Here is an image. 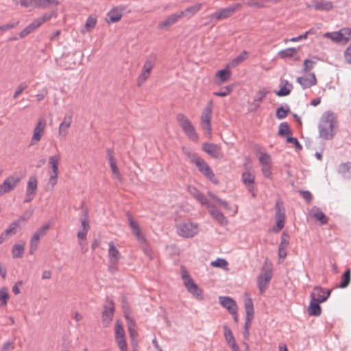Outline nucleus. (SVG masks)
<instances>
[{
    "mask_svg": "<svg viewBox=\"0 0 351 351\" xmlns=\"http://www.w3.org/2000/svg\"><path fill=\"white\" fill-rule=\"evenodd\" d=\"M220 304L226 308L230 314H235L238 311V306L235 300L228 296H220L219 298Z\"/></svg>",
    "mask_w": 351,
    "mask_h": 351,
    "instance_id": "obj_20",
    "label": "nucleus"
},
{
    "mask_svg": "<svg viewBox=\"0 0 351 351\" xmlns=\"http://www.w3.org/2000/svg\"><path fill=\"white\" fill-rule=\"evenodd\" d=\"M123 8L121 6L113 7L107 13L106 21L108 23H114L119 21L123 16Z\"/></svg>",
    "mask_w": 351,
    "mask_h": 351,
    "instance_id": "obj_19",
    "label": "nucleus"
},
{
    "mask_svg": "<svg viewBox=\"0 0 351 351\" xmlns=\"http://www.w3.org/2000/svg\"><path fill=\"white\" fill-rule=\"evenodd\" d=\"M108 160H109V165H110L114 178L117 180H121V174L120 171L117 165V162H116L114 158L112 155H110L109 156Z\"/></svg>",
    "mask_w": 351,
    "mask_h": 351,
    "instance_id": "obj_39",
    "label": "nucleus"
},
{
    "mask_svg": "<svg viewBox=\"0 0 351 351\" xmlns=\"http://www.w3.org/2000/svg\"><path fill=\"white\" fill-rule=\"evenodd\" d=\"M81 224L83 230L88 231L90 229L89 220L86 213L81 219Z\"/></svg>",
    "mask_w": 351,
    "mask_h": 351,
    "instance_id": "obj_61",
    "label": "nucleus"
},
{
    "mask_svg": "<svg viewBox=\"0 0 351 351\" xmlns=\"http://www.w3.org/2000/svg\"><path fill=\"white\" fill-rule=\"evenodd\" d=\"M25 243L21 242L13 245L12 249V255L14 258H21L24 254Z\"/></svg>",
    "mask_w": 351,
    "mask_h": 351,
    "instance_id": "obj_35",
    "label": "nucleus"
},
{
    "mask_svg": "<svg viewBox=\"0 0 351 351\" xmlns=\"http://www.w3.org/2000/svg\"><path fill=\"white\" fill-rule=\"evenodd\" d=\"M245 313H246L245 330L247 332L248 327L250 325V324L253 319V317H254V307H250V308H245Z\"/></svg>",
    "mask_w": 351,
    "mask_h": 351,
    "instance_id": "obj_51",
    "label": "nucleus"
},
{
    "mask_svg": "<svg viewBox=\"0 0 351 351\" xmlns=\"http://www.w3.org/2000/svg\"><path fill=\"white\" fill-rule=\"evenodd\" d=\"M271 167L272 165L261 167L262 173L266 178L271 179L272 178Z\"/></svg>",
    "mask_w": 351,
    "mask_h": 351,
    "instance_id": "obj_59",
    "label": "nucleus"
},
{
    "mask_svg": "<svg viewBox=\"0 0 351 351\" xmlns=\"http://www.w3.org/2000/svg\"><path fill=\"white\" fill-rule=\"evenodd\" d=\"M176 120L179 125L182 128L184 134L188 136L189 139L193 141H198V135L196 133L194 126L184 114H178L176 117Z\"/></svg>",
    "mask_w": 351,
    "mask_h": 351,
    "instance_id": "obj_7",
    "label": "nucleus"
},
{
    "mask_svg": "<svg viewBox=\"0 0 351 351\" xmlns=\"http://www.w3.org/2000/svg\"><path fill=\"white\" fill-rule=\"evenodd\" d=\"M13 349V343L10 341H7L2 345L1 348V351H12Z\"/></svg>",
    "mask_w": 351,
    "mask_h": 351,
    "instance_id": "obj_64",
    "label": "nucleus"
},
{
    "mask_svg": "<svg viewBox=\"0 0 351 351\" xmlns=\"http://www.w3.org/2000/svg\"><path fill=\"white\" fill-rule=\"evenodd\" d=\"M271 278V269L267 267H263L261 274L257 277V285L261 293H263L266 291Z\"/></svg>",
    "mask_w": 351,
    "mask_h": 351,
    "instance_id": "obj_11",
    "label": "nucleus"
},
{
    "mask_svg": "<svg viewBox=\"0 0 351 351\" xmlns=\"http://www.w3.org/2000/svg\"><path fill=\"white\" fill-rule=\"evenodd\" d=\"M193 163L196 165L200 172H202L203 169L208 165V163L200 157L193 158Z\"/></svg>",
    "mask_w": 351,
    "mask_h": 351,
    "instance_id": "obj_56",
    "label": "nucleus"
},
{
    "mask_svg": "<svg viewBox=\"0 0 351 351\" xmlns=\"http://www.w3.org/2000/svg\"><path fill=\"white\" fill-rule=\"evenodd\" d=\"M38 180L36 176H29L26 185L24 203L30 202L37 193Z\"/></svg>",
    "mask_w": 351,
    "mask_h": 351,
    "instance_id": "obj_12",
    "label": "nucleus"
},
{
    "mask_svg": "<svg viewBox=\"0 0 351 351\" xmlns=\"http://www.w3.org/2000/svg\"><path fill=\"white\" fill-rule=\"evenodd\" d=\"M311 34V30L306 32L304 34L296 37H293L290 39H285L284 43L287 44L289 42L295 43L307 38L308 36Z\"/></svg>",
    "mask_w": 351,
    "mask_h": 351,
    "instance_id": "obj_55",
    "label": "nucleus"
},
{
    "mask_svg": "<svg viewBox=\"0 0 351 351\" xmlns=\"http://www.w3.org/2000/svg\"><path fill=\"white\" fill-rule=\"evenodd\" d=\"M311 7L315 10L329 11L333 8V4L329 1H314L312 2Z\"/></svg>",
    "mask_w": 351,
    "mask_h": 351,
    "instance_id": "obj_28",
    "label": "nucleus"
},
{
    "mask_svg": "<svg viewBox=\"0 0 351 351\" xmlns=\"http://www.w3.org/2000/svg\"><path fill=\"white\" fill-rule=\"evenodd\" d=\"M350 269H348L342 276V280L341 284L339 285V287L346 288L348 286L350 282Z\"/></svg>",
    "mask_w": 351,
    "mask_h": 351,
    "instance_id": "obj_53",
    "label": "nucleus"
},
{
    "mask_svg": "<svg viewBox=\"0 0 351 351\" xmlns=\"http://www.w3.org/2000/svg\"><path fill=\"white\" fill-rule=\"evenodd\" d=\"M257 158L261 167L272 165L271 156L265 151L258 152Z\"/></svg>",
    "mask_w": 351,
    "mask_h": 351,
    "instance_id": "obj_40",
    "label": "nucleus"
},
{
    "mask_svg": "<svg viewBox=\"0 0 351 351\" xmlns=\"http://www.w3.org/2000/svg\"><path fill=\"white\" fill-rule=\"evenodd\" d=\"M279 0H248L246 5L256 8H262L269 3H277Z\"/></svg>",
    "mask_w": 351,
    "mask_h": 351,
    "instance_id": "obj_41",
    "label": "nucleus"
},
{
    "mask_svg": "<svg viewBox=\"0 0 351 351\" xmlns=\"http://www.w3.org/2000/svg\"><path fill=\"white\" fill-rule=\"evenodd\" d=\"M276 215L275 219L276 221V228H274L275 232H279L285 226V214L284 208L281 202H278L276 204Z\"/></svg>",
    "mask_w": 351,
    "mask_h": 351,
    "instance_id": "obj_17",
    "label": "nucleus"
},
{
    "mask_svg": "<svg viewBox=\"0 0 351 351\" xmlns=\"http://www.w3.org/2000/svg\"><path fill=\"white\" fill-rule=\"evenodd\" d=\"M289 133V128L287 123H282L279 126L278 134L282 136L287 135Z\"/></svg>",
    "mask_w": 351,
    "mask_h": 351,
    "instance_id": "obj_62",
    "label": "nucleus"
},
{
    "mask_svg": "<svg viewBox=\"0 0 351 351\" xmlns=\"http://www.w3.org/2000/svg\"><path fill=\"white\" fill-rule=\"evenodd\" d=\"M242 5L241 3H236L231 6L220 9L212 13L208 17L210 19L216 21H222L228 19L232 16L236 12L241 10Z\"/></svg>",
    "mask_w": 351,
    "mask_h": 351,
    "instance_id": "obj_9",
    "label": "nucleus"
},
{
    "mask_svg": "<svg viewBox=\"0 0 351 351\" xmlns=\"http://www.w3.org/2000/svg\"><path fill=\"white\" fill-rule=\"evenodd\" d=\"M108 256L110 262L113 265H116L120 259V252L112 241L108 243Z\"/></svg>",
    "mask_w": 351,
    "mask_h": 351,
    "instance_id": "obj_26",
    "label": "nucleus"
},
{
    "mask_svg": "<svg viewBox=\"0 0 351 351\" xmlns=\"http://www.w3.org/2000/svg\"><path fill=\"white\" fill-rule=\"evenodd\" d=\"M184 16V12L179 11L170 16H169L162 23V25L165 27L170 26L176 23L179 19H182Z\"/></svg>",
    "mask_w": 351,
    "mask_h": 351,
    "instance_id": "obj_34",
    "label": "nucleus"
},
{
    "mask_svg": "<svg viewBox=\"0 0 351 351\" xmlns=\"http://www.w3.org/2000/svg\"><path fill=\"white\" fill-rule=\"evenodd\" d=\"M114 315V306L112 304L106 306L102 314V323L104 326L107 327L111 322Z\"/></svg>",
    "mask_w": 351,
    "mask_h": 351,
    "instance_id": "obj_27",
    "label": "nucleus"
},
{
    "mask_svg": "<svg viewBox=\"0 0 351 351\" xmlns=\"http://www.w3.org/2000/svg\"><path fill=\"white\" fill-rule=\"evenodd\" d=\"M199 230L198 224L191 221H184L176 224L177 234L183 238L195 237Z\"/></svg>",
    "mask_w": 351,
    "mask_h": 351,
    "instance_id": "obj_5",
    "label": "nucleus"
},
{
    "mask_svg": "<svg viewBox=\"0 0 351 351\" xmlns=\"http://www.w3.org/2000/svg\"><path fill=\"white\" fill-rule=\"evenodd\" d=\"M43 23L41 22L40 18H37L33 21L32 23H30L27 27H26L21 33L20 37L23 38L34 31L36 29L38 28L41 26Z\"/></svg>",
    "mask_w": 351,
    "mask_h": 351,
    "instance_id": "obj_31",
    "label": "nucleus"
},
{
    "mask_svg": "<svg viewBox=\"0 0 351 351\" xmlns=\"http://www.w3.org/2000/svg\"><path fill=\"white\" fill-rule=\"evenodd\" d=\"M337 126V120L333 113L324 112L319 121V134L324 139H330L335 135L334 130Z\"/></svg>",
    "mask_w": 351,
    "mask_h": 351,
    "instance_id": "obj_1",
    "label": "nucleus"
},
{
    "mask_svg": "<svg viewBox=\"0 0 351 351\" xmlns=\"http://www.w3.org/2000/svg\"><path fill=\"white\" fill-rule=\"evenodd\" d=\"M213 112V101H210L204 109L201 115V126L204 134L210 138L212 135L211 118Z\"/></svg>",
    "mask_w": 351,
    "mask_h": 351,
    "instance_id": "obj_6",
    "label": "nucleus"
},
{
    "mask_svg": "<svg viewBox=\"0 0 351 351\" xmlns=\"http://www.w3.org/2000/svg\"><path fill=\"white\" fill-rule=\"evenodd\" d=\"M297 82L299 83L303 88H310L317 84V79L314 73H311L305 77H297Z\"/></svg>",
    "mask_w": 351,
    "mask_h": 351,
    "instance_id": "obj_24",
    "label": "nucleus"
},
{
    "mask_svg": "<svg viewBox=\"0 0 351 351\" xmlns=\"http://www.w3.org/2000/svg\"><path fill=\"white\" fill-rule=\"evenodd\" d=\"M343 57H344L345 61L348 64H351V43L346 49V50L343 53Z\"/></svg>",
    "mask_w": 351,
    "mask_h": 351,
    "instance_id": "obj_63",
    "label": "nucleus"
},
{
    "mask_svg": "<svg viewBox=\"0 0 351 351\" xmlns=\"http://www.w3.org/2000/svg\"><path fill=\"white\" fill-rule=\"evenodd\" d=\"M324 36L333 42L346 45L351 39V29L345 27L337 32H326L324 34Z\"/></svg>",
    "mask_w": 351,
    "mask_h": 351,
    "instance_id": "obj_8",
    "label": "nucleus"
},
{
    "mask_svg": "<svg viewBox=\"0 0 351 351\" xmlns=\"http://www.w3.org/2000/svg\"><path fill=\"white\" fill-rule=\"evenodd\" d=\"M203 7V3H196L194 5L189 6L186 8L184 12V15L186 14H189V16H194L199 11L202 10Z\"/></svg>",
    "mask_w": 351,
    "mask_h": 351,
    "instance_id": "obj_46",
    "label": "nucleus"
},
{
    "mask_svg": "<svg viewBox=\"0 0 351 351\" xmlns=\"http://www.w3.org/2000/svg\"><path fill=\"white\" fill-rule=\"evenodd\" d=\"M156 62V56L154 54L149 55L145 60L141 73L136 80L138 87L141 86L150 77L152 71Z\"/></svg>",
    "mask_w": 351,
    "mask_h": 351,
    "instance_id": "obj_3",
    "label": "nucleus"
},
{
    "mask_svg": "<svg viewBox=\"0 0 351 351\" xmlns=\"http://www.w3.org/2000/svg\"><path fill=\"white\" fill-rule=\"evenodd\" d=\"M115 340L121 351H128V344L125 337L116 338Z\"/></svg>",
    "mask_w": 351,
    "mask_h": 351,
    "instance_id": "obj_58",
    "label": "nucleus"
},
{
    "mask_svg": "<svg viewBox=\"0 0 351 351\" xmlns=\"http://www.w3.org/2000/svg\"><path fill=\"white\" fill-rule=\"evenodd\" d=\"M331 290L315 287L311 293V299L318 302H325L330 295Z\"/></svg>",
    "mask_w": 351,
    "mask_h": 351,
    "instance_id": "obj_16",
    "label": "nucleus"
},
{
    "mask_svg": "<svg viewBox=\"0 0 351 351\" xmlns=\"http://www.w3.org/2000/svg\"><path fill=\"white\" fill-rule=\"evenodd\" d=\"M248 58V52L245 50L243 51L239 55L234 58L228 64L230 67H234L243 62Z\"/></svg>",
    "mask_w": 351,
    "mask_h": 351,
    "instance_id": "obj_44",
    "label": "nucleus"
},
{
    "mask_svg": "<svg viewBox=\"0 0 351 351\" xmlns=\"http://www.w3.org/2000/svg\"><path fill=\"white\" fill-rule=\"evenodd\" d=\"M201 173L208 179L211 180L213 183H218V180L215 178V173H213V170L210 169L209 165L205 167Z\"/></svg>",
    "mask_w": 351,
    "mask_h": 351,
    "instance_id": "obj_48",
    "label": "nucleus"
},
{
    "mask_svg": "<svg viewBox=\"0 0 351 351\" xmlns=\"http://www.w3.org/2000/svg\"><path fill=\"white\" fill-rule=\"evenodd\" d=\"M188 191L191 195H193L202 204H203V205L208 204L207 199L195 186H189Z\"/></svg>",
    "mask_w": 351,
    "mask_h": 351,
    "instance_id": "obj_33",
    "label": "nucleus"
},
{
    "mask_svg": "<svg viewBox=\"0 0 351 351\" xmlns=\"http://www.w3.org/2000/svg\"><path fill=\"white\" fill-rule=\"evenodd\" d=\"M114 330H115V339L125 337L124 329L122 326L121 323L119 321H117L116 324H115Z\"/></svg>",
    "mask_w": 351,
    "mask_h": 351,
    "instance_id": "obj_54",
    "label": "nucleus"
},
{
    "mask_svg": "<svg viewBox=\"0 0 351 351\" xmlns=\"http://www.w3.org/2000/svg\"><path fill=\"white\" fill-rule=\"evenodd\" d=\"M31 215H32V213H29L26 218H25L24 217H21L16 221L12 223L9 226V227L4 231L5 232V234H7L9 237L10 235L15 234L16 233V230L19 227V222H21L22 221L27 220L28 219L30 218Z\"/></svg>",
    "mask_w": 351,
    "mask_h": 351,
    "instance_id": "obj_36",
    "label": "nucleus"
},
{
    "mask_svg": "<svg viewBox=\"0 0 351 351\" xmlns=\"http://www.w3.org/2000/svg\"><path fill=\"white\" fill-rule=\"evenodd\" d=\"M233 90V86L228 85L224 86L221 90L213 92V95L217 97H226L229 95Z\"/></svg>",
    "mask_w": 351,
    "mask_h": 351,
    "instance_id": "obj_50",
    "label": "nucleus"
},
{
    "mask_svg": "<svg viewBox=\"0 0 351 351\" xmlns=\"http://www.w3.org/2000/svg\"><path fill=\"white\" fill-rule=\"evenodd\" d=\"M182 278L184 280V284L187 290L197 298H201L202 290L195 283L193 280L190 277L187 271L182 269Z\"/></svg>",
    "mask_w": 351,
    "mask_h": 351,
    "instance_id": "obj_10",
    "label": "nucleus"
},
{
    "mask_svg": "<svg viewBox=\"0 0 351 351\" xmlns=\"http://www.w3.org/2000/svg\"><path fill=\"white\" fill-rule=\"evenodd\" d=\"M231 77V67L228 64L224 69L219 70L215 73L213 77V82L217 86H221L228 82Z\"/></svg>",
    "mask_w": 351,
    "mask_h": 351,
    "instance_id": "obj_14",
    "label": "nucleus"
},
{
    "mask_svg": "<svg viewBox=\"0 0 351 351\" xmlns=\"http://www.w3.org/2000/svg\"><path fill=\"white\" fill-rule=\"evenodd\" d=\"M285 237V234L284 233L282 237L281 242L280 243L278 249V256L282 260L285 259V257L287 256L286 248L289 245V241L286 239Z\"/></svg>",
    "mask_w": 351,
    "mask_h": 351,
    "instance_id": "obj_43",
    "label": "nucleus"
},
{
    "mask_svg": "<svg viewBox=\"0 0 351 351\" xmlns=\"http://www.w3.org/2000/svg\"><path fill=\"white\" fill-rule=\"evenodd\" d=\"M73 110H69L64 114L58 128V138L60 141H65L69 135V131L73 125Z\"/></svg>",
    "mask_w": 351,
    "mask_h": 351,
    "instance_id": "obj_2",
    "label": "nucleus"
},
{
    "mask_svg": "<svg viewBox=\"0 0 351 351\" xmlns=\"http://www.w3.org/2000/svg\"><path fill=\"white\" fill-rule=\"evenodd\" d=\"M311 215L322 225L326 224L328 222V218L324 215V213L319 208H313L311 210Z\"/></svg>",
    "mask_w": 351,
    "mask_h": 351,
    "instance_id": "obj_37",
    "label": "nucleus"
},
{
    "mask_svg": "<svg viewBox=\"0 0 351 351\" xmlns=\"http://www.w3.org/2000/svg\"><path fill=\"white\" fill-rule=\"evenodd\" d=\"M125 318L128 322V331L130 333L131 344L134 347V351H136V348L137 344H138V342L136 340V337L138 336V332L136 330L135 322L128 315H125Z\"/></svg>",
    "mask_w": 351,
    "mask_h": 351,
    "instance_id": "obj_21",
    "label": "nucleus"
},
{
    "mask_svg": "<svg viewBox=\"0 0 351 351\" xmlns=\"http://www.w3.org/2000/svg\"><path fill=\"white\" fill-rule=\"evenodd\" d=\"M128 221L133 234L139 241H144L145 238L141 233V229L138 223L130 215L128 217Z\"/></svg>",
    "mask_w": 351,
    "mask_h": 351,
    "instance_id": "obj_25",
    "label": "nucleus"
},
{
    "mask_svg": "<svg viewBox=\"0 0 351 351\" xmlns=\"http://www.w3.org/2000/svg\"><path fill=\"white\" fill-rule=\"evenodd\" d=\"M21 181V178L12 175L8 176L3 182L0 184V196L13 191Z\"/></svg>",
    "mask_w": 351,
    "mask_h": 351,
    "instance_id": "obj_15",
    "label": "nucleus"
},
{
    "mask_svg": "<svg viewBox=\"0 0 351 351\" xmlns=\"http://www.w3.org/2000/svg\"><path fill=\"white\" fill-rule=\"evenodd\" d=\"M61 162V156L60 154H56L49 156L48 159V169H49V184L53 187L57 184V180L59 175V165Z\"/></svg>",
    "mask_w": 351,
    "mask_h": 351,
    "instance_id": "obj_4",
    "label": "nucleus"
},
{
    "mask_svg": "<svg viewBox=\"0 0 351 351\" xmlns=\"http://www.w3.org/2000/svg\"><path fill=\"white\" fill-rule=\"evenodd\" d=\"M210 213L212 215V216L221 224L227 223V220L226 219V217L221 212L215 209H211L210 210Z\"/></svg>",
    "mask_w": 351,
    "mask_h": 351,
    "instance_id": "obj_49",
    "label": "nucleus"
},
{
    "mask_svg": "<svg viewBox=\"0 0 351 351\" xmlns=\"http://www.w3.org/2000/svg\"><path fill=\"white\" fill-rule=\"evenodd\" d=\"M210 265L213 267H219L227 270L228 263L223 258H217L215 261H212Z\"/></svg>",
    "mask_w": 351,
    "mask_h": 351,
    "instance_id": "obj_52",
    "label": "nucleus"
},
{
    "mask_svg": "<svg viewBox=\"0 0 351 351\" xmlns=\"http://www.w3.org/2000/svg\"><path fill=\"white\" fill-rule=\"evenodd\" d=\"M56 16H57L56 12L52 11L51 12L44 14L39 18L43 24L44 23L51 20L53 17H56Z\"/></svg>",
    "mask_w": 351,
    "mask_h": 351,
    "instance_id": "obj_60",
    "label": "nucleus"
},
{
    "mask_svg": "<svg viewBox=\"0 0 351 351\" xmlns=\"http://www.w3.org/2000/svg\"><path fill=\"white\" fill-rule=\"evenodd\" d=\"M242 181L246 186L248 191L253 197H256L255 187L254 183L255 181V173L254 171H246L242 174Z\"/></svg>",
    "mask_w": 351,
    "mask_h": 351,
    "instance_id": "obj_18",
    "label": "nucleus"
},
{
    "mask_svg": "<svg viewBox=\"0 0 351 351\" xmlns=\"http://www.w3.org/2000/svg\"><path fill=\"white\" fill-rule=\"evenodd\" d=\"M58 0H36V7L47 8L51 5H58Z\"/></svg>",
    "mask_w": 351,
    "mask_h": 351,
    "instance_id": "obj_47",
    "label": "nucleus"
},
{
    "mask_svg": "<svg viewBox=\"0 0 351 351\" xmlns=\"http://www.w3.org/2000/svg\"><path fill=\"white\" fill-rule=\"evenodd\" d=\"M202 149L212 157L219 158L221 156V148L216 144L205 143L202 145Z\"/></svg>",
    "mask_w": 351,
    "mask_h": 351,
    "instance_id": "obj_23",
    "label": "nucleus"
},
{
    "mask_svg": "<svg viewBox=\"0 0 351 351\" xmlns=\"http://www.w3.org/2000/svg\"><path fill=\"white\" fill-rule=\"evenodd\" d=\"M315 64H316V62L313 60H310V59L305 60L303 63L304 71L305 73L309 72L314 68V66L315 65Z\"/></svg>",
    "mask_w": 351,
    "mask_h": 351,
    "instance_id": "obj_57",
    "label": "nucleus"
},
{
    "mask_svg": "<svg viewBox=\"0 0 351 351\" xmlns=\"http://www.w3.org/2000/svg\"><path fill=\"white\" fill-rule=\"evenodd\" d=\"M46 121L40 118L38 120L33 131V134L30 141V145H36L43 138L46 129Z\"/></svg>",
    "mask_w": 351,
    "mask_h": 351,
    "instance_id": "obj_13",
    "label": "nucleus"
},
{
    "mask_svg": "<svg viewBox=\"0 0 351 351\" xmlns=\"http://www.w3.org/2000/svg\"><path fill=\"white\" fill-rule=\"evenodd\" d=\"M10 299L9 291L7 287H1L0 289V306L7 305Z\"/></svg>",
    "mask_w": 351,
    "mask_h": 351,
    "instance_id": "obj_45",
    "label": "nucleus"
},
{
    "mask_svg": "<svg viewBox=\"0 0 351 351\" xmlns=\"http://www.w3.org/2000/svg\"><path fill=\"white\" fill-rule=\"evenodd\" d=\"M278 56L281 59L293 58L295 61L300 60V57L298 55V49L289 47L280 50L278 53Z\"/></svg>",
    "mask_w": 351,
    "mask_h": 351,
    "instance_id": "obj_22",
    "label": "nucleus"
},
{
    "mask_svg": "<svg viewBox=\"0 0 351 351\" xmlns=\"http://www.w3.org/2000/svg\"><path fill=\"white\" fill-rule=\"evenodd\" d=\"M224 337L228 344L231 347L233 351H240L231 330L227 326L224 327Z\"/></svg>",
    "mask_w": 351,
    "mask_h": 351,
    "instance_id": "obj_29",
    "label": "nucleus"
},
{
    "mask_svg": "<svg viewBox=\"0 0 351 351\" xmlns=\"http://www.w3.org/2000/svg\"><path fill=\"white\" fill-rule=\"evenodd\" d=\"M319 303L317 301H314L311 299L310 304L308 308V312L311 316H319L321 315L322 308L319 306Z\"/></svg>",
    "mask_w": 351,
    "mask_h": 351,
    "instance_id": "obj_38",
    "label": "nucleus"
},
{
    "mask_svg": "<svg viewBox=\"0 0 351 351\" xmlns=\"http://www.w3.org/2000/svg\"><path fill=\"white\" fill-rule=\"evenodd\" d=\"M292 88L293 86L288 80H282L280 89L276 92V95L279 97L287 96L290 94Z\"/></svg>",
    "mask_w": 351,
    "mask_h": 351,
    "instance_id": "obj_32",
    "label": "nucleus"
},
{
    "mask_svg": "<svg viewBox=\"0 0 351 351\" xmlns=\"http://www.w3.org/2000/svg\"><path fill=\"white\" fill-rule=\"evenodd\" d=\"M97 22V17L93 16H88L86 21L84 27L81 30V33L82 34H85L90 32L91 29H94L96 26Z\"/></svg>",
    "mask_w": 351,
    "mask_h": 351,
    "instance_id": "obj_42",
    "label": "nucleus"
},
{
    "mask_svg": "<svg viewBox=\"0 0 351 351\" xmlns=\"http://www.w3.org/2000/svg\"><path fill=\"white\" fill-rule=\"evenodd\" d=\"M208 195L212 197L213 199L217 201L226 210L230 212V215L232 216L235 215L238 212V206L237 205H230L226 202L221 201L219 198L216 197L213 194L211 193H208Z\"/></svg>",
    "mask_w": 351,
    "mask_h": 351,
    "instance_id": "obj_30",
    "label": "nucleus"
}]
</instances>
